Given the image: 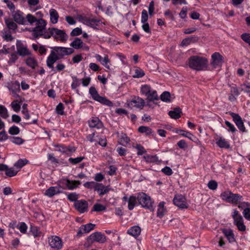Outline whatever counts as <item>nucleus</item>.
Listing matches in <instances>:
<instances>
[{
    "mask_svg": "<svg viewBox=\"0 0 250 250\" xmlns=\"http://www.w3.org/2000/svg\"><path fill=\"white\" fill-rule=\"evenodd\" d=\"M141 231V228L138 226L132 227L127 230V233L136 237L140 234Z\"/></svg>",
    "mask_w": 250,
    "mask_h": 250,
    "instance_id": "obj_23",
    "label": "nucleus"
},
{
    "mask_svg": "<svg viewBox=\"0 0 250 250\" xmlns=\"http://www.w3.org/2000/svg\"><path fill=\"white\" fill-rule=\"evenodd\" d=\"M83 43L82 41L80 39L77 38L71 43L70 46L75 49H78L82 47Z\"/></svg>",
    "mask_w": 250,
    "mask_h": 250,
    "instance_id": "obj_29",
    "label": "nucleus"
},
{
    "mask_svg": "<svg viewBox=\"0 0 250 250\" xmlns=\"http://www.w3.org/2000/svg\"><path fill=\"white\" fill-rule=\"evenodd\" d=\"M137 199L143 207L149 208L152 207V202L149 196L144 192L139 193L137 197Z\"/></svg>",
    "mask_w": 250,
    "mask_h": 250,
    "instance_id": "obj_5",
    "label": "nucleus"
},
{
    "mask_svg": "<svg viewBox=\"0 0 250 250\" xmlns=\"http://www.w3.org/2000/svg\"><path fill=\"white\" fill-rule=\"evenodd\" d=\"M217 183L214 180L210 181L208 184V188L211 190H215L217 188Z\"/></svg>",
    "mask_w": 250,
    "mask_h": 250,
    "instance_id": "obj_54",
    "label": "nucleus"
},
{
    "mask_svg": "<svg viewBox=\"0 0 250 250\" xmlns=\"http://www.w3.org/2000/svg\"><path fill=\"white\" fill-rule=\"evenodd\" d=\"M49 13L51 22L53 24L56 23L59 17L57 11L54 9H51L49 11Z\"/></svg>",
    "mask_w": 250,
    "mask_h": 250,
    "instance_id": "obj_26",
    "label": "nucleus"
},
{
    "mask_svg": "<svg viewBox=\"0 0 250 250\" xmlns=\"http://www.w3.org/2000/svg\"><path fill=\"white\" fill-rule=\"evenodd\" d=\"M10 91L13 92H19L20 91V84L18 82L13 83L11 87H9Z\"/></svg>",
    "mask_w": 250,
    "mask_h": 250,
    "instance_id": "obj_49",
    "label": "nucleus"
},
{
    "mask_svg": "<svg viewBox=\"0 0 250 250\" xmlns=\"http://www.w3.org/2000/svg\"><path fill=\"white\" fill-rule=\"evenodd\" d=\"M217 144L220 147H225V148H229V143L225 140V139L223 138H220L218 141L217 142Z\"/></svg>",
    "mask_w": 250,
    "mask_h": 250,
    "instance_id": "obj_40",
    "label": "nucleus"
},
{
    "mask_svg": "<svg viewBox=\"0 0 250 250\" xmlns=\"http://www.w3.org/2000/svg\"><path fill=\"white\" fill-rule=\"evenodd\" d=\"M137 198L135 196H130L128 199V208L129 210L133 209L135 205L136 204Z\"/></svg>",
    "mask_w": 250,
    "mask_h": 250,
    "instance_id": "obj_35",
    "label": "nucleus"
},
{
    "mask_svg": "<svg viewBox=\"0 0 250 250\" xmlns=\"http://www.w3.org/2000/svg\"><path fill=\"white\" fill-rule=\"evenodd\" d=\"M81 19L84 24L93 28H96L101 23V21L98 19H88L86 17H82ZM101 23L103 22H101Z\"/></svg>",
    "mask_w": 250,
    "mask_h": 250,
    "instance_id": "obj_17",
    "label": "nucleus"
},
{
    "mask_svg": "<svg viewBox=\"0 0 250 250\" xmlns=\"http://www.w3.org/2000/svg\"><path fill=\"white\" fill-rule=\"evenodd\" d=\"M25 19L26 21V23L27 24L28 23L31 25H32L35 22L36 23L37 21L38 20L35 16L31 14H28Z\"/></svg>",
    "mask_w": 250,
    "mask_h": 250,
    "instance_id": "obj_34",
    "label": "nucleus"
},
{
    "mask_svg": "<svg viewBox=\"0 0 250 250\" xmlns=\"http://www.w3.org/2000/svg\"><path fill=\"white\" fill-rule=\"evenodd\" d=\"M88 125L91 128H102L104 125L102 122L97 117H92L88 121Z\"/></svg>",
    "mask_w": 250,
    "mask_h": 250,
    "instance_id": "obj_18",
    "label": "nucleus"
},
{
    "mask_svg": "<svg viewBox=\"0 0 250 250\" xmlns=\"http://www.w3.org/2000/svg\"><path fill=\"white\" fill-rule=\"evenodd\" d=\"M87 241L90 243L97 242L104 243L106 242V236L100 232H95L92 233L87 238Z\"/></svg>",
    "mask_w": 250,
    "mask_h": 250,
    "instance_id": "obj_7",
    "label": "nucleus"
},
{
    "mask_svg": "<svg viewBox=\"0 0 250 250\" xmlns=\"http://www.w3.org/2000/svg\"><path fill=\"white\" fill-rule=\"evenodd\" d=\"M0 116L3 119H6L9 117L6 108L2 105H0Z\"/></svg>",
    "mask_w": 250,
    "mask_h": 250,
    "instance_id": "obj_39",
    "label": "nucleus"
},
{
    "mask_svg": "<svg viewBox=\"0 0 250 250\" xmlns=\"http://www.w3.org/2000/svg\"><path fill=\"white\" fill-rule=\"evenodd\" d=\"M72 78L73 82L71 84V87L72 89H75L80 85V81L76 76H72Z\"/></svg>",
    "mask_w": 250,
    "mask_h": 250,
    "instance_id": "obj_51",
    "label": "nucleus"
},
{
    "mask_svg": "<svg viewBox=\"0 0 250 250\" xmlns=\"http://www.w3.org/2000/svg\"><path fill=\"white\" fill-rule=\"evenodd\" d=\"M176 133L180 134L182 136H185L189 138L190 140H192L191 138V136H193V135L189 132L185 131L183 130L179 129L176 130Z\"/></svg>",
    "mask_w": 250,
    "mask_h": 250,
    "instance_id": "obj_46",
    "label": "nucleus"
},
{
    "mask_svg": "<svg viewBox=\"0 0 250 250\" xmlns=\"http://www.w3.org/2000/svg\"><path fill=\"white\" fill-rule=\"evenodd\" d=\"M208 60L204 57L193 56L189 58L188 65L191 69L201 71L205 69L208 66Z\"/></svg>",
    "mask_w": 250,
    "mask_h": 250,
    "instance_id": "obj_2",
    "label": "nucleus"
},
{
    "mask_svg": "<svg viewBox=\"0 0 250 250\" xmlns=\"http://www.w3.org/2000/svg\"><path fill=\"white\" fill-rule=\"evenodd\" d=\"M5 22L9 29L15 30L17 28V24L10 19H5Z\"/></svg>",
    "mask_w": 250,
    "mask_h": 250,
    "instance_id": "obj_33",
    "label": "nucleus"
},
{
    "mask_svg": "<svg viewBox=\"0 0 250 250\" xmlns=\"http://www.w3.org/2000/svg\"><path fill=\"white\" fill-rule=\"evenodd\" d=\"M89 93L94 100L99 96L97 90L94 87L92 86L89 88Z\"/></svg>",
    "mask_w": 250,
    "mask_h": 250,
    "instance_id": "obj_52",
    "label": "nucleus"
},
{
    "mask_svg": "<svg viewBox=\"0 0 250 250\" xmlns=\"http://www.w3.org/2000/svg\"><path fill=\"white\" fill-rule=\"evenodd\" d=\"M242 39L250 45V34L244 33L241 35Z\"/></svg>",
    "mask_w": 250,
    "mask_h": 250,
    "instance_id": "obj_63",
    "label": "nucleus"
},
{
    "mask_svg": "<svg viewBox=\"0 0 250 250\" xmlns=\"http://www.w3.org/2000/svg\"><path fill=\"white\" fill-rule=\"evenodd\" d=\"M237 227L238 229L241 231H244L246 230V226L244 224L243 220L238 222L234 224Z\"/></svg>",
    "mask_w": 250,
    "mask_h": 250,
    "instance_id": "obj_57",
    "label": "nucleus"
},
{
    "mask_svg": "<svg viewBox=\"0 0 250 250\" xmlns=\"http://www.w3.org/2000/svg\"><path fill=\"white\" fill-rule=\"evenodd\" d=\"M84 159V157H79L75 158H70L68 161L73 165H76L81 162Z\"/></svg>",
    "mask_w": 250,
    "mask_h": 250,
    "instance_id": "obj_47",
    "label": "nucleus"
},
{
    "mask_svg": "<svg viewBox=\"0 0 250 250\" xmlns=\"http://www.w3.org/2000/svg\"><path fill=\"white\" fill-rule=\"evenodd\" d=\"M106 209V208L104 205L100 204H96L94 205L92 211H101Z\"/></svg>",
    "mask_w": 250,
    "mask_h": 250,
    "instance_id": "obj_45",
    "label": "nucleus"
},
{
    "mask_svg": "<svg viewBox=\"0 0 250 250\" xmlns=\"http://www.w3.org/2000/svg\"><path fill=\"white\" fill-rule=\"evenodd\" d=\"M58 151L70 156L73 153L76 151V148L74 146H58Z\"/></svg>",
    "mask_w": 250,
    "mask_h": 250,
    "instance_id": "obj_19",
    "label": "nucleus"
},
{
    "mask_svg": "<svg viewBox=\"0 0 250 250\" xmlns=\"http://www.w3.org/2000/svg\"><path fill=\"white\" fill-rule=\"evenodd\" d=\"M146 97L147 100L148 101H154L157 100L159 99L156 91L153 90H152Z\"/></svg>",
    "mask_w": 250,
    "mask_h": 250,
    "instance_id": "obj_32",
    "label": "nucleus"
},
{
    "mask_svg": "<svg viewBox=\"0 0 250 250\" xmlns=\"http://www.w3.org/2000/svg\"><path fill=\"white\" fill-rule=\"evenodd\" d=\"M45 39H49L51 36L56 40H59L61 42H65L67 41L68 36L65 32L62 30L56 28H49V33L45 35Z\"/></svg>",
    "mask_w": 250,
    "mask_h": 250,
    "instance_id": "obj_3",
    "label": "nucleus"
},
{
    "mask_svg": "<svg viewBox=\"0 0 250 250\" xmlns=\"http://www.w3.org/2000/svg\"><path fill=\"white\" fill-rule=\"evenodd\" d=\"M95 100L100 102L103 104L109 106H112L113 104L111 101L107 99L106 98L102 97L100 95Z\"/></svg>",
    "mask_w": 250,
    "mask_h": 250,
    "instance_id": "obj_30",
    "label": "nucleus"
},
{
    "mask_svg": "<svg viewBox=\"0 0 250 250\" xmlns=\"http://www.w3.org/2000/svg\"><path fill=\"white\" fill-rule=\"evenodd\" d=\"M174 205L181 208H188V205L186 203V199L182 195H176L173 199Z\"/></svg>",
    "mask_w": 250,
    "mask_h": 250,
    "instance_id": "obj_13",
    "label": "nucleus"
},
{
    "mask_svg": "<svg viewBox=\"0 0 250 250\" xmlns=\"http://www.w3.org/2000/svg\"><path fill=\"white\" fill-rule=\"evenodd\" d=\"M64 184L68 189H73L78 187L79 185H81V183L79 181H73L66 179L64 180Z\"/></svg>",
    "mask_w": 250,
    "mask_h": 250,
    "instance_id": "obj_22",
    "label": "nucleus"
},
{
    "mask_svg": "<svg viewBox=\"0 0 250 250\" xmlns=\"http://www.w3.org/2000/svg\"><path fill=\"white\" fill-rule=\"evenodd\" d=\"M28 162L26 159H20L15 164L14 167L17 170H20L22 167L25 166Z\"/></svg>",
    "mask_w": 250,
    "mask_h": 250,
    "instance_id": "obj_38",
    "label": "nucleus"
},
{
    "mask_svg": "<svg viewBox=\"0 0 250 250\" xmlns=\"http://www.w3.org/2000/svg\"><path fill=\"white\" fill-rule=\"evenodd\" d=\"M59 59H60V57L58 55H56L55 51L52 50L46 60L47 66L51 68L52 71L54 70V64Z\"/></svg>",
    "mask_w": 250,
    "mask_h": 250,
    "instance_id": "obj_11",
    "label": "nucleus"
},
{
    "mask_svg": "<svg viewBox=\"0 0 250 250\" xmlns=\"http://www.w3.org/2000/svg\"><path fill=\"white\" fill-rule=\"evenodd\" d=\"M11 105L15 111L18 112L19 111H20L21 108V105L18 101H14L13 102H12Z\"/></svg>",
    "mask_w": 250,
    "mask_h": 250,
    "instance_id": "obj_50",
    "label": "nucleus"
},
{
    "mask_svg": "<svg viewBox=\"0 0 250 250\" xmlns=\"http://www.w3.org/2000/svg\"><path fill=\"white\" fill-rule=\"evenodd\" d=\"M63 105L62 103H59L58 105L57 106L56 110V112L59 115H63L64 114V111H63Z\"/></svg>",
    "mask_w": 250,
    "mask_h": 250,
    "instance_id": "obj_53",
    "label": "nucleus"
},
{
    "mask_svg": "<svg viewBox=\"0 0 250 250\" xmlns=\"http://www.w3.org/2000/svg\"><path fill=\"white\" fill-rule=\"evenodd\" d=\"M138 131L142 133H145L146 135H148L152 133V129L147 126H141L138 128Z\"/></svg>",
    "mask_w": 250,
    "mask_h": 250,
    "instance_id": "obj_36",
    "label": "nucleus"
},
{
    "mask_svg": "<svg viewBox=\"0 0 250 250\" xmlns=\"http://www.w3.org/2000/svg\"><path fill=\"white\" fill-rule=\"evenodd\" d=\"M222 199L227 202L237 204L242 199V196L238 194H234L227 190L222 192L220 195Z\"/></svg>",
    "mask_w": 250,
    "mask_h": 250,
    "instance_id": "obj_4",
    "label": "nucleus"
},
{
    "mask_svg": "<svg viewBox=\"0 0 250 250\" xmlns=\"http://www.w3.org/2000/svg\"><path fill=\"white\" fill-rule=\"evenodd\" d=\"M12 16L14 21L17 23L27 25L26 21L23 17V13L20 10L12 11Z\"/></svg>",
    "mask_w": 250,
    "mask_h": 250,
    "instance_id": "obj_12",
    "label": "nucleus"
},
{
    "mask_svg": "<svg viewBox=\"0 0 250 250\" xmlns=\"http://www.w3.org/2000/svg\"><path fill=\"white\" fill-rule=\"evenodd\" d=\"M17 53L22 57L29 55L30 53L27 48L21 42H18L16 44Z\"/></svg>",
    "mask_w": 250,
    "mask_h": 250,
    "instance_id": "obj_16",
    "label": "nucleus"
},
{
    "mask_svg": "<svg viewBox=\"0 0 250 250\" xmlns=\"http://www.w3.org/2000/svg\"><path fill=\"white\" fill-rule=\"evenodd\" d=\"M151 87L150 85L147 84H144L142 85L141 88V92L142 94L147 96L151 91Z\"/></svg>",
    "mask_w": 250,
    "mask_h": 250,
    "instance_id": "obj_37",
    "label": "nucleus"
},
{
    "mask_svg": "<svg viewBox=\"0 0 250 250\" xmlns=\"http://www.w3.org/2000/svg\"><path fill=\"white\" fill-rule=\"evenodd\" d=\"M53 50L55 51L56 55H58L60 59L62 58L64 56L69 55L74 52L73 49L71 48H67L64 47H58L55 46L52 48Z\"/></svg>",
    "mask_w": 250,
    "mask_h": 250,
    "instance_id": "obj_8",
    "label": "nucleus"
},
{
    "mask_svg": "<svg viewBox=\"0 0 250 250\" xmlns=\"http://www.w3.org/2000/svg\"><path fill=\"white\" fill-rule=\"evenodd\" d=\"M165 202H161L158 206L157 215L160 218H162L165 214L166 208L164 207Z\"/></svg>",
    "mask_w": 250,
    "mask_h": 250,
    "instance_id": "obj_28",
    "label": "nucleus"
},
{
    "mask_svg": "<svg viewBox=\"0 0 250 250\" xmlns=\"http://www.w3.org/2000/svg\"><path fill=\"white\" fill-rule=\"evenodd\" d=\"M232 216L234 219V224L243 220L242 216L239 213L237 210H235Z\"/></svg>",
    "mask_w": 250,
    "mask_h": 250,
    "instance_id": "obj_41",
    "label": "nucleus"
},
{
    "mask_svg": "<svg viewBox=\"0 0 250 250\" xmlns=\"http://www.w3.org/2000/svg\"><path fill=\"white\" fill-rule=\"evenodd\" d=\"M127 104L131 108L137 107L142 108L145 105V101L139 97H135L132 100L127 101Z\"/></svg>",
    "mask_w": 250,
    "mask_h": 250,
    "instance_id": "obj_10",
    "label": "nucleus"
},
{
    "mask_svg": "<svg viewBox=\"0 0 250 250\" xmlns=\"http://www.w3.org/2000/svg\"><path fill=\"white\" fill-rule=\"evenodd\" d=\"M197 40L196 37H190L184 39L182 42V44L183 45H187L189 44L192 42H195Z\"/></svg>",
    "mask_w": 250,
    "mask_h": 250,
    "instance_id": "obj_43",
    "label": "nucleus"
},
{
    "mask_svg": "<svg viewBox=\"0 0 250 250\" xmlns=\"http://www.w3.org/2000/svg\"><path fill=\"white\" fill-rule=\"evenodd\" d=\"M0 171H5V174L8 177H11L15 176L19 170L15 169L14 167L9 168L8 167L3 164H0Z\"/></svg>",
    "mask_w": 250,
    "mask_h": 250,
    "instance_id": "obj_15",
    "label": "nucleus"
},
{
    "mask_svg": "<svg viewBox=\"0 0 250 250\" xmlns=\"http://www.w3.org/2000/svg\"><path fill=\"white\" fill-rule=\"evenodd\" d=\"M82 34V30L81 28L77 27L73 29L70 35L71 36H76Z\"/></svg>",
    "mask_w": 250,
    "mask_h": 250,
    "instance_id": "obj_55",
    "label": "nucleus"
},
{
    "mask_svg": "<svg viewBox=\"0 0 250 250\" xmlns=\"http://www.w3.org/2000/svg\"><path fill=\"white\" fill-rule=\"evenodd\" d=\"M223 232L229 242L232 243L235 241L234 234L231 229H223Z\"/></svg>",
    "mask_w": 250,
    "mask_h": 250,
    "instance_id": "obj_25",
    "label": "nucleus"
},
{
    "mask_svg": "<svg viewBox=\"0 0 250 250\" xmlns=\"http://www.w3.org/2000/svg\"><path fill=\"white\" fill-rule=\"evenodd\" d=\"M9 139L12 143L18 145H21L24 142V140L19 137H9Z\"/></svg>",
    "mask_w": 250,
    "mask_h": 250,
    "instance_id": "obj_42",
    "label": "nucleus"
},
{
    "mask_svg": "<svg viewBox=\"0 0 250 250\" xmlns=\"http://www.w3.org/2000/svg\"><path fill=\"white\" fill-rule=\"evenodd\" d=\"M237 227L238 229L241 231H244L246 230V226L244 224L243 220L238 222L234 224Z\"/></svg>",
    "mask_w": 250,
    "mask_h": 250,
    "instance_id": "obj_58",
    "label": "nucleus"
},
{
    "mask_svg": "<svg viewBox=\"0 0 250 250\" xmlns=\"http://www.w3.org/2000/svg\"><path fill=\"white\" fill-rule=\"evenodd\" d=\"M59 192L60 191L57 188L51 187L45 191V195L48 197H51Z\"/></svg>",
    "mask_w": 250,
    "mask_h": 250,
    "instance_id": "obj_27",
    "label": "nucleus"
},
{
    "mask_svg": "<svg viewBox=\"0 0 250 250\" xmlns=\"http://www.w3.org/2000/svg\"><path fill=\"white\" fill-rule=\"evenodd\" d=\"M20 129L18 127L13 125L9 128L8 132L12 135H17L20 133Z\"/></svg>",
    "mask_w": 250,
    "mask_h": 250,
    "instance_id": "obj_48",
    "label": "nucleus"
},
{
    "mask_svg": "<svg viewBox=\"0 0 250 250\" xmlns=\"http://www.w3.org/2000/svg\"><path fill=\"white\" fill-rule=\"evenodd\" d=\"M182 111L181 108L177 107L174 109L173 110L169 111L168 115L171 118L177 119L181 117V114Z\"/></svg>",
    "mask_w": 250,
    "mask_h": 250,
    "instance_id": "obj_24",
    "label": "nucleus"
},
{
    "mask_svg": "<svg viewBox=\"0 0 250 250\" xmlns=\"http://www.w3.org/2000/svg\"><path fill=\"white\" fill-rule=\"evenodd\" d=\"M148 20V15L146 10H143L142 12L141 22L145 23Z\"/></svg>",
    "mask_w": 250,
    "mask_h": 250,
    "instance_id": "obj_62",
    "label": "nucleus"
},
{
    "mask_svg": "<svg viewBox=\"0 0 250 250\" xmlns=\"http://www.w3.org/2000/svg\"><path fill=\"white\" fill-rule=\"evenodd\" d=\"M94 188L99 192L100 196L108 193L109 191V188L108 187H105L103 184L99 183H96L94 187Z\"/></svg>",
    "mask_w": 250,
    "mask_h": 250,
    "instance_id": "obj_21",
    "label": "nucleus"
},
{
    "mask_svg": "<svg viewBox=\"0 0 250 250\" xmlns=\"http://www.w3.org/2000/svg\"><path fill=\"white\" fill-rule=\"evenodd\" d=\"M68 199L71 202H75L78 201V195L76 193H72L68 195Z\"/></svg>",
    "mask_w": 250,
    "mask_h": 250,
    "instance_id": "obj_59",
    "label": "nucleus"
},
{
    "mask_svg": "<svg viewBox=\"0 0 250 250\" xmlns=\"http://www.w3.org/2000/svg\"><path fill=\"white\" fill-rule=\"evenodd\" d=\"M237 227L238 229L241 231H244L246 230V226L244 224L243 220L238 222L234 224Z\"/></svg>",
    "mask_w": 250,
    "mask_h": 250,
    "instance_id": "obj_56",
    "label": "nucleus"
},
{
    "mask_svg": "<svg viewBox=\"0 0 250 250\" xmlns=\"http://www.w3.org/2000/svg\"><path fill=\"white\" fill-rule=\"evenodd\" d=\"M26 63L28 66L33 69L38 65L37 61L34 58L31 57H29L26 59Z\"/></svg>",
    "mask_w": 250,
    "mask_h": 250,
    "instance_id": "obj_31",
    "label": "nucleus"
},
{
    "mask_svg": "<svg viewBox=\"0 0 250 250\" xmlns=\"http://www.w3.org/2000/svg\"><path fill=\"white\" fill-rule=\"evenodd\" d=\"M48 242L51 248L59 250L62 249V239L57 236H51L48 238Z\"/></svg>",
    "mask_w": 250,
    "mask_h": 250,
    "instance_id": "obj_9",
    "label": "nucleus"
},
{
    "mask_svg": "<svg viewBox=\"0 0 250 250\" xmlns=\"http://www.w3.org/2000/svg\"><path fill=\"white\" fill-rule=\"evenodd\" d=\"M162 101L168 102L170 101V94L169 92L165 91L160 96Z\"/></svg>",
    "mask_w": 250,
    "mask_h": 250,
    "instance_id": "obj_44",
    "label": "nucleus"
},
{
    "mask_svg": "<svg viewBox=\"0 0 250 250\" xmlns=\"http://www.w3.org/2000/svg\"><path fill=\"white\" fill-rule=\"evenodd\" d=\"M109 62H110V61L108 58V56L106 55L103 58V60L102 61L101 63H102V65H104L106 68L109 69L110 66L108 64V63Z\"/></svg>",
    "mask_w": 250,
    "mask_h": 250,
    "instance_id": "obj_61",
    "label": "nucleus"
},
{
    "mask_svg": "<svg viewBox=\"0 0 250 250\" xmlns=\"http://www.w3.org/2000/svg\"><path fill=\"white\" fill-rule=\"evenodd\" d=\"M46 22L42 18L38 19L36 23V26L33 28H30L28 30L32 32L33 39H38L42 37L45 39V35L49 33V28L46 29Z\"/></svg>",
    "mask_w": 250,
    "mask_h": 250,
    "instance_id": "obj_1",
    "label": "nucleus"
},
{
    "mask_svg": "<svg viewBox=\"0 0 250 250\" xmlns=\"http://www.w3.org/2000/svg\"><path fill=\"white\" fill-rule=\"evenodd\" d=\"M224 58L219 52H215L211 55V65L213 68H220L223 62Z\"/></svg>",
    "mask_w": 250,
    "mask_h": 250,
    "instance_id": "obj_6",
    "label": "nucleus"
},
{
    "mask_svg": "<svg viewBox=\"0 0 250 250\" xmlns=\"http://www.w3.org/2000/svg\"><path fill=\"white\" fill-rule=\"evenodd\" d=\"M243 213L245 218L250 221V208H246L244 210Z\"/></svg>",
    "mask_w": 250,
    "mask_h": 250,
    "instance_id": "obj_64",
    "label": "nucleus"
},
{
    "mask_svg": "<svg viewBox=\"0 0 250 250\" xmlns=\"http://www.w3.org/2000/svg\"><path fill=\"white\" fill-rule=\"evenodd\" d=\"M130 141L129 138L125 134H123L120 138V143L122 145L127 144Z\"/></svg>",
    "mask_w": 250,
    "mask_h": 250,
    "instance_id": "obj_60",
    "label": "nucleus"
},
{
    "mask_svg": "<svg viewBox=\"0 0 250 250\" xmlns=\"http://www.w3.org/2000/svg\"><path fill=\"white\" fill-rule=\"evenodd\" d=\"M94 226L95 225L91 223L81 226L77 232V236H80L83 233L89 232L94 229Z\"/></svg>",
    "mask_w": 250,
    "mask_h": 250,
    "instance_id": "obj_20",
    "label": "nucleus"
},
{
    "mask_svg": "<svg viewBox=\"0 0 250 250\" xmlns=\"http://www.w3.org/2000/svg\"><path fill=\"white\" fill-rule=\"evenodd\" d=\"M76 209L80 213H84L88 210V203L84 200H80L75 202Z\"/></svg>",
    "mask_w": 250,
    "mask_h": 250,
    "instance_id": "obj_14",
    "label": "nucleus"
}]
</instances>
